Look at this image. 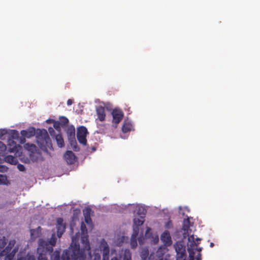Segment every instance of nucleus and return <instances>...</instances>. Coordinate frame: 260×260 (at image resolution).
Wrapping results in <instances>:
<instances>
[{
  "instance_id": "33",
  "label": "nucleus",
  "mask_w": 260,
  "mask_h": 260,
  "mask_svg": "<svg viewBox=\"0 0 260 260\" xmlns=\"http://www.w3.org/2000/svg\"><path fill=\"white\" fill-rule=\"evenodd\" d=\"M56 243V238L55 237V234H53L51 236V237L48 242L50 245L52 246H55V244Z\"/></svg>"
},
{
  "instance_id": "28",
  "label": "nucleus",
  "mask_w": 260,
  "mask_h": 260,
  "mask_svg": "<svg viewBox=\"0 0 260 260\" xmlns=\"http://www.w3.org/2000/svg\"><path fill=\"white\" fill-rule=\"evenodd\" d=\"M58 122H60V125L61 126H65L68 124L69 120L64 116H61L59 118V121Z\"/></svg>"
},
{
  "instance_id": "49",
  "label": "nucleus",
  "mask_w": 260,
  "mask_h": 260,
  "mask_svg": "<svg viewBox=\"0 0 260 260\" xmlns=\"http://www.w3.org/2000/svg\"><path fill=\"white\" fill-rule=\"evenodd\" d=\"M139 242L140 244H142V240L141 239H139Z\"/></svg>"
},
{
  "instance_id": "17",
  "label": "nucleus",
  "mask_w": 260,
  "mask_h": 260,
  "mask_svg": "<svg viewBox=\"0 0 260 260\" xmlns=\"http://www.w3.org/2000/svg\"><path fill=\"white\" fill-rule=\"evenodd\" d=\"M109 248L108 245L105 246L103 249V260H109ZM111 260H118L116 256L111 258Z\"/></svg>"
},
{
  "instance_id": "45",
  "label": "nucleus",
  "mask_w": 260,
  "mask_h": 260,
  "mask_svg": "<svg viewBox=\"0 0 260 260\" xmlns=\"http://www.w3.org/2000/svg\"><path fill=\"white\" fill-rule=\"evenodd\" d=\"M73 104V101L71 99H69L67 101V105L70 106Z\"/></svg>"
},
{
  "instance_id": "40",
  "label": "nucleus",
  "mask_w": 260,
  "mask_h": 260,
  "mask_svg": "<svg viewBox=\"0 0 260 260\" xmlns=\"http://www.w3.org/2000/svg\"><path fill=\"white\" fill-rule=\"evenodd\" d=\"M48 131H49V134H50V135L52 137H55V136L56 135H55V132L54 129L52 127H49L48 128Z\"/></svg>"
},
{
  "instance_id": "32",
  "label": "nucleus",
  "mask_w": 260,
  "mask_h": 260,
  "mask_svg": "<svg viewBox=\"0 0 260 260\" xmlns=\"http://www.w3.org/2000/svg\"><path fill=\"white\" fill-rule=\"evenodd\" d=\"M6 244L7 243L5 237H3V239H0V252L4 249V248Z\"/></svg>"
},
{
  "instance_id": "22",
  "label": "nucleus",
  "mask_w": 260,
  "mask_h": 260,
  "mask_svg": "<svg viewBox=\"0 0 260 260\" xmlns=\"http://www.w3.org/2000/svg\"><path fill=\"white\" fill-rule=\"evenodd\" d=\"M53 246H52L48 243L44 250H42L40 252H44L46 254L48 253L49 255L50 256L51 254H52L54 252Z\"/></svg>"
},
{
  "instance_id": "31",
  "label": "nucleus",
  "mask_w": 260,
  "mask_h": 260,
  "mask_svg": "<svg viewBox=\"0 0 260 260\" xmlns=\"http://www.w3.org/2000/svg\"><path fill=\"white\" fill-rule=\"evenodd\" d=\"M91 212L92 210L90 208H86L85 210H84L83 211V214L84 217H90Z\"/></svg>"
},
{
  "instance_id": "42",
  "label": "nucleus",
  "mask_w": 260,
  "mask_h": 260,
  "mask_svg": "<svg viewBox=\"0 0 260 260\" xmlns=\"http://www.w3.org/2000/svg\"><path fill=\"white\" fill-rule=\"evenodd\" d=\"M17 168L20 171H24L25 169L24 166L23 165L20 164L17 165Z\"/></svg>"
},
{
  "instance_id": "26",
  "label": "nucleus",
  "mask_w": 260,
  "mask_h": 260,
  "mask_svg": "<svg viewBox=\"0 0 260 260\" xmlns=\"http://www.w3.org/2000/svg\"><path fill=\"white\" fill-rule=\"evenodd\" d=\"M146 212V210L144 208L139 207L137 211V214L139 216L140 218L144 219Z\"/></svg>"
},
{
  "instance_id": "24",
  "label": "nucleus",
  "mask_w": 260,
  "mask_h": 260,
  "mask_svg": "<svg viewBox=\"0 0 260 260\" xmlns=\"http://www.w3.org/2000/svg\"><path fill=\"white\" fill-rule=\"evenodd\" d=\"M5 159L6 162H9L12 165H15L17 162L16 158L11 155L6 156L5 158Z\"/></svg>"
},
{
  "instance_id": "4",
  "label": "nucleus",
  "mask_w": 260,
  "mask_h": 260,
  "mask_svg": "<svg viewBox=\"0 0 260 260\" xmlns=\"http://www.w3.org/2000/svg\"><path fill=\"white\" fill-rule=\"evenodd\" d=\"M174 247L176 252V260H186L185 246L181 242H176Z\"/></svg>"
},
{
  "instance_id": "46",
  "label": "nucleus",
  "mask_w": 260,
  "mask_h": 260,
  "mask_svg": "<svg viewBox=\"0 0 260 260\" xmlns=\"http://www.w3.org/2000/svg\"><path fill=\"white\" fill-rule=\"evenodd\" d=\"M201 253H199L197 256L196 260H201Z\"/></svg>"
},
{
  "instance_id": "51",
  "label": "nucleus",
  "mask_w": 260,
  "mask_h": 260,
  "mask_svg": "<svg viewBox=\"0 0 260 260\" xmlns=\"http://www.w3.org/2000/svg\"><path fill=\"white\" fill-rule=\"evenodd\" d=\"M200 240H201V239H200V238H196V240H197V241H200Z\"/></svg>"
},
{
  "instance_id": "2",
  "label": "nucleus",
  "mask_w": 260,
  "mask_h": 260,
  "mask_svg": "<svg viewBox=\"0 0 260 260\" xmlns=\"http://www.w3.org/2000/svg\"><path fill=\"white\" fill-rule=\"evenodd\" d=\"M81 240L83 243H85V247L83 249H79L81 251H83L85 260H101V251L100 250H95L93 253V255L92 256L89 242L88 240V236L87 235V230L85 224L82 222L81 224ZM76 246L79 247V245H75L70 250H72ZM80 248V247H79Z\"/></svg>"
},
{
  "instance_id": "9",
  "label": "nucleus",
  "mask_w": 260,
  "mask_h": 260,
  "mask_svg": "<svg viewBox=\"0 0 260 260\" xmlns=\"http://www.w3.org/2000/svg\"><path fill=\"white\" fill-rule=\"evenodd\" d=\"M11 248L9 246L6 247L5 249L0 252V256L5 255V260H13L15 252H9Z\"/></svg>"
},
{
  "instance_id": "43",
  "label": "nucleus",
  "mask_w": 260,
  "mask_h": 260,
  "mask_svg": "<svg viewBox=\"0 0 260 260\" xmlns=\"http://www.w3.org/2000/svg\"><path fill=\"white\" fill-rule=\"evenodd\" d=\"M84 219L85 222L87 224H90L92 222L91 218L90 217H84Z\"/></svg>"
},
{
  "instance_id": "15",
  "label": "nucleus",
  "mask_w": 260,
  "mask_h": 260,
  "mask_svg": "<svg viewBox=\"0 0 260 260\" xmlns=\"http://www.w3.org/2000/svg\"><path fill=\"white\" fill-rule=\"evenodd\" d=\"M191 226V222L189 220V218H185L183 220V225H182V230L184 231V234H187L188 237L190 236L189 231H191L189 229L190 226Z\"/></svg>"
},
{
  "instance_id": "29",
  "label": "nucleus",
  "mask_w": 260,
  "mask_h": 260,
  "mask_svg": "<svg viewBox=\"0 0 260 260\" xmlns=\"http://www.w3.org/2000/svg\"><path fill=\"white\" fill-rule=\"evenodd\" d=\"M131 247L132 248H136L137 246V238L132 237L130 242Z\"/></svg>"
},
{
  "instance_id": "8",
  "label": "nucleus",
  "mask_w": 260,
  "mask_h": 260,
  "mask_svg": "<svg viewBox=\"0 0 260 260\" xmlns=\"http://www.w3.org/2000/svg\"><path fill=\"white\" fill-rule=\"evenodd\" d=\"M57 236L60 238L65 231L66 226L62 218H58L56 220Z\"/></svg>"
},
{
  "instance_id": "6",
  "label": "nucleus",
  "mask_w": 260,
  "mask_h": 260,
  "mask_svg": "<svg viewBox=\"0 0 260 260\" xmlns=\"http://www.w3.org/2000/svg\"><path fill=\"white\" fill-rule=\"evenodd\" d=\"M188 241L190 242L189 247L188 248V251L189 253V259L188 260H194V252L193 251L194 247L197 246L199 244L198 242L196 243L194 241V237L193 235H190L189 236Z\"/></svg>"
},
{
  "instance_id": "34",
  "label": "nucleus",
  "mask_w": 260,
  "mask_h": 260,
  "mask_svg": "<svg viewBox=\"0 0 260 260\" xmlns=\"http://www.w3.org/2000/svg\"><path fill=\"white\" fill-rule=\"evenodd\" d=\"M8 182L6 176L0 174V184H7Z\"/></svg>"
},
{
  "instance_id": "16",
  "label": "nucleus",
  "mask_w": 260,
  "mask_h": 260,
  "mask_svg": "<svg viewBox=\"0 0 260 260\" xmlns=\"http://www.w3.org/2000/svg\"><path fill=\"white\" fill-rule=\"evenodd\" d=\"M41 228L38 227L36 229H31L30 231L31 239L33 240L40 236L41 234Z\"/></svg>"
},
{
  "instance_id": "10",
  "label": "nucleus",
  "mask_w": 260,
  "mask_h": 260,
  "mask_svg": "<svg viewBox=\"0 0 260 260\" xmlns=\"http://www.w3.org/2000/svg\"><path fill=\"white\" fill-rule=\"evenodd\" d=\"M160 240L166 246H170L172 243L170 234L168 231H165L162 233L160 236Z\"/></svg>"
},
{
  "instance_id": "11",
  "label": "nucleus",
  "mask_w": 260,
  "mask_h": 260,
  "mask_svg": "<svg viewBox=\"0 0 260 260\" xmlns=\"http://www.w3.org/2000/svg\"><path fill=\"white\" fill-rule=\"evenodd\" d=\"M64 158L68 164L72 165L75 161L76 156L72 151L68 150L64 154Z\"/></svg>"
},
{
  "instance_id": "7",
  "label": "nucleus",
  "mask_w": 260,
  "mask_h": 260,
  "mask_svg": "<svg viewBox=\"0 0 260 260\" xmlns=\"http://www.w3.org/2000/svg\"><path fill=\"white\" fill-rule=\"evenodd\" d=\"M112 115L113 117L112 122L116 124H118L123 117V112L121 110L117 109H114L112 111Z\"/></svg>"
},
{
  "instance_id": "14",
  "label": "nucleus",
  "mask_w": 260,
  "mask_h": 260,
  "mask_svg": "<svg viewBox=\"0 0 260 260\" xmlns=\"http://www.w3.org/2000/svg\"><path fill=\"white\" fill-rule=\"evenodd\" d=\"M20 133L22 136L29 138L35 136L36 130L34 127H30L26 130H22Z\"/></svg>"
},
{
  "instance_id": "44",
  "label": "nucleus",
  "mask_w": 260,
  "mask_h": 260,
  "mask_svg": "<svg viewBox=\"0 0 260 260\" xmlns=\"http://www.w3.org/2000/svg\"><path fill=\"white\" fill-rule=\"evenodd\" d=\"M25 137H23L22 136V137H19V139L18 141H19V142L21 143V144H23L25 142Z\"/></svg>"
},
{
  "instance_id": "1",
  "label": "nucleus",
  "mask_w": 260,
  "mask_h": 260,
  "mask_svg": "<svg viewBox=\"0 0 260 260\" xmlns=\"http://www.w3.org/2000/svg\"><path fill=\"white\" fill-rule=\"evenodd\" d=\"M83 251H81L79 247L76 246L72 250H64L61 256L59 250H55L51 254L50 260H85ZM37 260H48L47 254L44 252H39Z\"/></svg>"
},
{
  "instance_id": "37",
  "label": "nucleus",
  "mask_w": 260,
  "mask_h": 260,
  "mask_svg": "<svg viewBox=\"0 0 260 260\" xmlns=\"http://www.w3.org/2000/svg\"><path fill=\"white\" fill-rule=\"evenodd\" d=\"M165 227V228L168 229H170L172 228L173 224H172V221L170 220H168L166 223Z\"/></svg>"
},
{
  "instance_id": "21",
  "label": "nucleus",
  "mask_w": 260,
  "mask_h": 260,
  "mask_svg": "<svg viewBox=\"0 0 260 260\" xmlns=\"http://www.w3.org/2000/svg\"><path fill=\"white\" fill-rule=\"evenodd\" d=\"M55 140L59 147L61 148L64 146V141L61 134H57L55 136Z\"/></svg>"
},
{
  "instance_id": "12",
  "label": "nucleus",
  "mask_w": 260,
  "mask_h": 260,
  "mask_svg": "<svg viewBox=\"0 0 260 260\" xmlns=\"http://www.w3.org/2000/svg\"><path fill=\"white\" fill-rule=\"evenodd\" d=\"M8 151L9 152H18V149L20 147V145L17 144L14 140L9 139L8 140Z\"/></svg>"
},
{
  "instance_id": "48",
  "label": "nucleus",
  "mask_w": 260,
  "mask_h": 260,
  "mask_svg": "<svg viewBox=\"0 0 260 260\" xmlns=\"http://www.w3.org/2000/svg\"><path fill=\"white\" fill-rule=\"evenodd\" d=\"M53 121H54V120L53 119H48L47 120V122H53Z\"/></svg>"
},
{
  "instance_id": "35",
  "label": "nucleus",
  "mask_w": 260,
  "mask_h": 260,
  "mask_svg": "<svg viewBox=\"0 0 260 260\" xmlns=\"http://www.w3.org/2000/svg\"><path fill=\"white\" fill-rule=\"evenodd\" d=\"M139 233V228L138 226L133 227V233L132 235V237L137 238Z\"/></svg>"
},
{
  "instance_id": "3",
  "label": "nucleus",
  "mask_w": 260,
  "mask_h": 260,
  "mask_svg": "<svg viewBox=\"0 0 260 260\" xmlns=\"http://www.w3.org/2000/svg\"><path fill=\"white\" fill-rule=\"evenodd\" d=\"M36 139L38 145L42 149H47L52 147L51 140L47 131L45 129L37 130Z\"/></svg>"
},
{
  "instance_id": "20",
  "label": "nucleus",
  "mask_w": 260,
  "mask_h": 260,
  "mask_svg": "<svg viewBox=\"0 0 260 260\" xmlns=\"http://www.w3.org/2000/svg\"><path fill=\"white\" fill-rule=\"evenodd\" d=\"M48 242L45 241L43 239H40L38 241V245L39 247L38 248V252L41 251L42 250H44L45 247L47 245Z\"/></svg>"
},
{
  "instance_id": "38",
  "label": "nucleus",
  "mask_w": 260,
  "mask_h": 260,
  "mask_svg": "<svg viewBox=\"0 0 260 260\" xmlns=\"http://www.w3.org/2000/svg\"><path fill=\"white\" fill-rule=\"evenodd\" d=\"M60 122H59L58 121H53V126L56 129H59L60 128Z\"/></svg>"
},
{
  "instance_id": "27",
  "label": "nucleus",
  "mask_w": 260,
  "mask_h": 260,
  "mask_svg": "<svg viewBox=\"0 0 260 260\" xmlns=\"http://www.w3.org/2000/svg\"><path fill=\"white\" fill-rule=\"evenodd\" d=\"M144 222V219L142 218H134V223L135 224V226L139 227L140 225H141L143 224Z\"/></svg>"
},
{
  "instance_id": "25",
  "label": "nucleus",
  "mask_w": 260,
  "mask_h": 260,
  "mask_svg": "<svg viewBox=\"0 0 260 260\" xmlns=\"http://www.w3.org/2000/svg\"><path fill=\"white\" fill-rule=\"evenodd\" d=\"M10 135H11V138H12V140H18L19 139V134L17 131L15 129L11 130Z\"/></svg>"
},
{
  "instance_id": "39",
  "label": "nucleus",
  "mask_w": 260,
  "mask_h": 260,
  "mask_svg": "<svg viewBox=\"0 0 260 260\" xmlns=\"http://www.w3.org/2000/svg\"><path fill=\"white\" fill-rule=\"evenodd\" d=\"M7 149V147L5 144L2 142L0 141V151L1 152H5Z\"/></svg>"
},
{
  "instance_id": "23",
  "label": "nucleus",
  "mask_w": 260,
  "mask_h": 260,
  "mask_svg": "<svg viewBox=\"0 0 260 260\" xmlns=\"http://www.w3.org/2000/svg\"><path fill=\"white\" fill-rule=\"evenodd\" d=\"M71 145L72 148L75 151H78L80 150V148L78 147L77 145V143L76 142V139H71L70 140H68Z\"/></svg>"
},
{
  "instance_id": "36",
  "label": "nucleus",
  "mask_w": 260,
  "mask_h": 260,
  "mask_svg": "<svg viewBox=\"0 0 260 260\" xmlns=\"http://www.w3.org/2000/svg\"><path fill=\"white\" fill-rule=\"evenodd\" d=\"M123 260H131V255L129 251L127 252L125 251Z\"/></svg>"
},
{
  "instance_id": "41",
  "label": "nucleus",
  "mask_w": 260,
  "mask_h": 260,
  "mask_svg": "<svg viewBox=\"0 0 260 260\" xmlns=\"http://www.w3.org/2000/svg\"><path fill=\"white\" fill-rule=\"evenodd\" d=\"M7 134V131L5 129H0V139H3V137Z\"/></svg>"
},
{
  "instance_id": "18",
  "label": "nucleus",
  "mask_w": 260,
  "mask_h": 260,
  "mask_svg": "<svg viewBox=\"0 0 260 260\" xmlns=\"http://www.w3.org/2000/svg\"><path fill=\"white\" fill-rule=\"evenodd\" d=\"M133 129V126L131 122L126 120L123 122L122 127V131L123 133H127L131 131Z\"/></svg>"
},
{
  "instance_id": "30",
  "label": "nucleus",
  "mask_w": 260,
  "mask_h": 260,
  "mask_svg": "<svg viewBox=\"0 0 260 260\" xmlns=\"http://www.w3.org/2000/svg\"><path fill=\"white\" fill-rule=\"evenodd\" d=\"M18 260H36L34 255L27 254L25 257H20Z\"/></svg>"
},
{
  "instance_id": "50",
  "label": "nucleus",
  "mask_w": 260,
  "mask_h": 260,
  "mask_svg": "<svg viewBox=\"0 0 260 260\" xmlns=\"http://www.w3.org/2000/svg\"><path fill=\"white\" fill-rule=\"evenodd\" d=\"M210 247H213V246H214V243H212V242L210 243Z\"/></svg>"
},
{
  "instance_id": "52",
  "label": "nucleus",
  "mask_w": 260,
  "mask_h": 260,
  "mask_svg": "<svg viewBox=\"0 0 260 260\" xmlns=\"http://www.w3.org/2000/svg\"><path fill=\"white\" fill-rule=\"evenodd\" d=\"M149 230H150V229H149V228H148V229L147 230L146 233H147Z\"/></svg>"
},
{
  "instance_id": "5",
  "label": "nucleus",
  "mask_w": 260,
  "mask_h": 260,
  "mask_svg": "<svg viewBox=\"0 0 260 260\" xmlns=\"http://www.w3.org/2000/svg\"><path fill=\"white\" fill-rule=\"evenodd\" d=\"M88 133L87 129L84 126H80L77 128V138L81 144L84 146L87 144L86 136Z\"/></svg>"
},
{
  "instance_id": "19",
  "label": "nucleus",
  "mask_w": 260,
  "mask_h": 260,
  "mask_svg": "<svg viewBox=\"0 0 260 260\" xmlns=\"http://www.w3.org/2000/svg\"><path fill=\"white\" fill-rule=\"evenodd\" d=\"M67 133L68 140L75 138V129L73 126L69 127L67 129Z\"/></svg>"
},
{
  "instance_id": "13",
  "label": "nucleus",
  "mask_w": 260,
  "mask_h": 260,
  "mask_svg": "<svg viewBox=\"0 0 260 260\" xmlns=\"http://www.w3.org/2000/svg\"><path fill=\"white\" fill-rule=\"evenodd\" d=\"M96 112L99 119L101 121H104L106 117L105 108L102 106L97 107L96 108Z\"/></svg>"
},
{
  "instance_id": "47",
  "label": "nucleus",
  "mask_w": 260,
  "mask_h": 260,
  "mask_svg": "<svg viewBox=\"0 0 260 260\" xmlns=\"http://www.w3.org/2000/svg\"><path fill=\"white\" fill-rule=\"evenodd\" d=\"M202 248L201 247H199L198 248H197V250L198 251H199V253H201V251H202Z\"/></svg>"
}]
</instances>
